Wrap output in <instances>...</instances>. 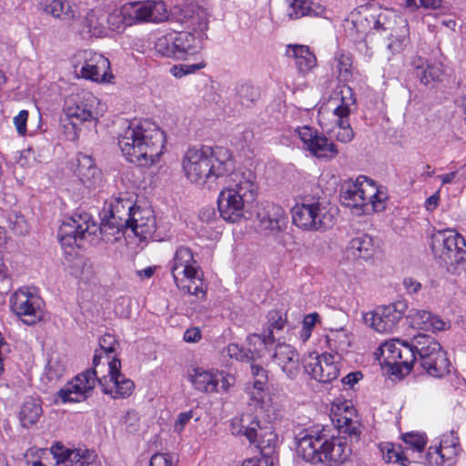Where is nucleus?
Masks as SVG:
<instances>
[{
  "label": "nucleus",
  "mask_w": 466,
  "mask_h": 466,
  "mask_svg": "<svg viewBox=\"0 0 466 466\" xmlns=\"http://www.w3.org/2000/svg\"><path fill=\"white\" fill-rule=\"evenodd\" d=\"M134 207L133 201L127 194H121L105 203L104 217L100 224L87 213L76 214L66 218L62 222L57 233L62 248H70L66 252L72 254L75 248L83 246L85 240L92 242L97 233L106 237L124 232Z\"/></svg>",
  "instance_id": "1"
},
{
  "label": "nucleus",
  "mask_w": 466,
  "mask_h": 466,
  "mask_svg": "<svg viewBox=\"0 0 466 466\" xmlns=\"http://www.w3.org/2000/svg\"><path fill=\"white\" fill-rule=\"evenodd\" d=\"M182 167L192 184L217 189L218 180L235 169V159L229 147H188Z\"/></svg>",
  "instance_id": "2"
},
{
  "label": "nucleus",
  "mask_w": 466,
  "mask_h": 466,
  "mask_svg": "<svg viewBox=\"0 0 466 466\" xmlns=\"http://www.w3.org/2000/svg\"><path fill=\"white\" fill-rule=\"evenodd\" d=\"M120 369V360L113 358L112 360L108 361V374L102 378L96 377L97 371L95 370L82 372L57 392L56 400L58 401L59 400L62 403L83 401L95 388L96 380L102 387L104 393L114 399L127 398L132 394L135 384L131 380L121 374Z\"/></svg>",
  "instance_id": "3"
},
{
  "label": "nucleus",
  "mask_w": 466,
  "mask_h": 466,
  "mask_svg": "<svg viewBox=\"0 0 466 466\" xmlns=\"http://www.w3.org/2000/svg\"><path fill=\"white\" fill-rule=\"evenodd\" d=\"M296 451L303 461L324 466H341L351 453L345 437L330 435L324 428L302 431L297 437Z\"/></svg>",
  "instance_id": "4"
},
{
  "label": "nucleus",
  "mask_w": 466,
  "mask_h": 466,
  "mask_svg": "<svg viewBox=\"0 0 466 466\" xmlns=\"http://www.w3.org/2000/svg\"><path fill=\"white\" fill-rule=\"evenodd\" d=\"M228 177V187L221 190L218 198V211L225 221L240 223L248 219L247 204L257 196V177L249 169H234Z\"/></svg>",
  "instance_id": "5"
},
{
  "label": "nucleus",
  "mask_w": 466,
  "mask_h": 466,
  "mask_svg": "<svg viewBox=\"0 0 466 466\" xmlns=\"http://www.w3.org/2000/svg\"><path fill=\"white\" fill-rule=\"evenodd\" d=\"M339 198L343 206L362 215L384 210L389 195L384 187L377 186L367 177H359L355 182L343 185Z\"/></svg>",
  "instance_id": "6"
},
{
  "label": "nucleus",
  "mask_w": 466,
  "mask_h": 466,
  "mask_svg": "<svg viewBox=\"0 0 466 466\" xmlns=\"http://www.w3.org/2000/svg\"><path fill=\"white\" fill-rule=\"evenodd\" d=\"M168 266L174 282L181 292L198 299L205 298L207 287L203 272L189 248L178 247Z\"/></svg>",
  "instance_id": "7"
},
{
  "label": "nucleus",
  "mask_w": 466,
  "mask_h": 466,
  "mask_svg": "<svg viewBox=\"0 0 466 466\" xmlns=\"http://www.w3.org/2000/svg\"><path fill=\"white\" fill-rule=\"evenodd\" d=\"M431 249L452 274H461L466 268V240L453 229L436 232L431 237Z\"/></svg>",
  "instance_id": "8"
},
{
  "label": "nucleus",
  "mask_w": 466,
  "mask_h": 466,
  "mask_svg": "<svg viewBox=\"0 0 466 466\" xmlns=\"http://www.w3.org/2000/svg\"><path fill=\"white\" fill-rule=\"evenodd\" d=\"M413 347L421 368L431 377L442 378L450 372V360L441 344L431 336L418 334L413 337Z\"/></svg>",
  "instance_id": "9"
},
{
  "label": "nucleus",
  "mask_w": 466,
  "mask_h": 466,
  "mask_svg": "<svg viewBox=\"0 0 466 466\" xmlns=\"http://www.w3.org/2000/svg\"><path fill=\"white\" fill-rule=\"evenodd\" d=\"M166 134L148 119L126 120L118 134L119 146H165Z\"/></svg>",
  "instance_id": "10"
},
{
  "label": "nucleus",
  "mask_w": 466,
  "mask_h": 466,
  "mask_svg": "<svg viewBox=\"0 0 466 466\" xmlns=\"http://www.w3.org/2000/svg\"><path fill=\"white\" fill-rule=\"evenodd\" d=\"M187 379L192 387L203 393H225L235 385L234 375L218 369L192 367L187 371Z\"/></svg>",
  "instance_id": "11"
},
{
  "label": "nucleus",
  "mask_w": 466,
  "mask_h": 466,
  "mask_svg": "<svg viewBox=\"0 0 466 466\" xmlns=\"http://www.w3.org/2000/svg\"><path fill=\"white\" fill-rule=\"evenodd\" d=\"M293 223L306 230H326L334 224V215L319 201L296 204L291 210Z\"/></svg>",
  "instance_id": "12"
},
{
  "label": "nucleus",
  "mask_w": 466,
  "mask_h": 466,
  "mask_svg": "<svg viewBox=\"0 0 466 466\" xmlns=\"http://www.w3.org/2000/svg\"><path fill=\"white\" fill-rule=\"evenodd\" d=\"M201 48L200 41L189 32H172L158 37L155 50L162 56L183 59Z\"/></svg>",
  "instance_id": "13"
},
{
  "label": "nucleus",
  "mask_w": 466,
  "mask_h": 466,
  "mask_svg": "<svg viewBox=\"0 0 466 466\" xmlns=\"http://www.w3.org/2000/svg\"><path fill=\"white\" fill-rule=\"evenodd\" d=\"M121 15L127 25H132L147 22H163L167 19L168 12L163 1L147 0L123 5Z\"/></svg>",
  "instance_id": "14"
},
{
  "label": "nucleus",
  "mask_w": 466,
  "mask_h": 466,
  "mask_svg": "<svg viewBox=\"0 0 466 466\" xmlns=\"http://www.w3.org/2000/svg\"><path fill=\"white\" fill-rule=\"evenodd\" d=\"M98 99L90 92L83 91L66 101L65 113L72 127L78 123L97 119Z\"/></svg>",
  "instance_id": "15"
},
{
  "label": "nucleus",
  "mask_w": 466,
  "mask_h": 466,
  "mask_svg": "<svg viewBox=\"0 0 466 466\" xmlns=\"http://www.w3.org/2000/svg\"><path fill=\"white\" fill-rule=\"evenodd\" d=\"M405 305L401 303L380 306L363 316L366 325L379 333L392 332L402 318Z\"/></svg>",
  "instance_id": "16"
},
{
  "label": "nucleus",
  "mask_w": 466,
  "mask_h": 466,
  "mask_svg": "<svg viewBox=\"0 0 466 466\" xmlns=\"http://www.w3.org/2000/svg\"><path fill=\"white\" fill-rule=\"evenodd\" d=\"M258 228L265 236L277 237L288 224L285 210L279 205L265 202L261 203L257 210Z\"/></svg>",
  "instance_id": "17"
},
{
  "label": "nucleus",
  "mask_w": 466,
  "mask_h": 466,
  "mask_svg": "<svg viewBox=\"0 0 466 466\" xmlns=\"http://www.w3.org/2000/svg\"><path fill=\"white\" fill-rule=\"evenodd\" d=\"M13 311L27 324L33 325L43 319V300L27 290L19 289L11 298Z\"/></svg>",
  "instance_id": "18"
},
{
  "label": "nucleus",
  "mask_w": 466,
  "mask_h": 466,
  "mask_svg": "<svg viewBox=\"0 0 466 466\" xmlns=\"http://www.w3.org/2000/svg\"><path fill=\"white\" fill-rule=\"evenodd\" d=\"M331 413V420L339 433L348 434L350 438H359L360 434V422L350 400H336L332 403Z\"/></svg>",
  "instance_id": "19"
},
{
  "label": "nucleus",
  "mask_w": 466,
  "mask_h": 466,
  "mask_svg": "<svg viewBox=\"0 0 466 466\" xmlns=\"http://www.w3.org/2000/svg\"><path fill=\"white\" fill-rule=\"evenodd\" d=\"M304 370L311 378L321 383L331 382L339 375L336 356L330 353L309 355L304 362Z\"/></svg>",
  "instance_id": "20"
},
{
  "label": "nucleus",
  "mask_w": 466,
  "mask_h": 466,
  "mask_svg": "<svg viewBox=\"0 0 466 466\" xmlns=\"http://www.w3.org/2000/svg\"><path fill=\"white\" fill-rule=\"evenodd\" d=\"M459 450L458 437L451 431L441 436L439 446L429 448L427 460L435 466H451L455 462Z\"/></svg>",
  "instance_id": "21"
},
{
  "label": "nucleus",
  "mask_w": 466,
  "mask_h": 466,
  "mask_svg": "<svg viewBox=\"0 0 466 466\" xmlns=\"http://www.w3.org/2000/svg\"><path fill=\"white\" fill-rule=\"evenodd\" d=\"M355 99L352 97V90L350 87L344 88L342 92L341 104L338 105L333 113L339 117L338 124L331 130V134L340 143H349L354 137L352 128L348 121L350 113V106L354 104Z\"/></svg>",
  "instance_id": "22"
},
{
  "label": "nucleus",
  "mask_w": 466,
  "mask_h": 466,
  "mask_svg": "<svg viewBox=\"0 0 466 466\" xmlns=\"http://www.w3.org/2000/svg\"><path fill=\"white\" fill-rule=\"evenodd\" d=\"M154 210L149 207H134L125 230L130 229L140 239H146L156 230Z\"/></svg>",
  "instance_id": "23"
},
{
  "label": "nucleus",
  "mask_w": 466,
  "mask_h": 466,
  "mask_svg": "<svg viewBox=\"0 0 466 466\" xmlns=\"http://www.w3.org/2000/svg\"><path fill=\"white\" fill-rule=\"evenodd\" d=\"M84 63L80 67L82 77L95 82H103L106 80V76L110 68V63L101 54L92 51L83 52Z\"/></svg>",
  "instance_id": "24"
},
{
  "label": "nucleus",
  "mask_w": 466,
  "mask_h": 466,
  "mask_svg": "<svg viewBox=\"0 0 466 466\" xmlns=\"http://www.w3.org/2000/svg\"><path fill=\"white\" fill-rule=\"evenodd\" d=\"M271 358L288 378L294 380L299 374V355L289 344L279 343L276 345Z\"/></svg>",
  "instance_id": "25"
},
{
  "label": "nucleus",
  "mask_w": 466,
  "mask_h": 466,
  "mask_svg": "<svg viewBox=\"0 0 466 466\" xmlns=\"http://www.w3.org/2000/svg\"><path fill=\"white\" fill-rule=\"evenodd\" d=\"M299 141L304 146H334L333 143L328 145L327 137L317 129L309 126L298 127L295 130L288 131L281 137L280 144H297Z\"/></svg>",
  "instance_id": "26"
},
{
  "label": "nucleus",
  "mask_w": 466,
  "mask_h": 466,
  "mask_svg": "<svg viewBox=\"0 0 466 466\" xmlns=\"http://www.w3.org/2000/svg\"><path fill=\"white\" fill-rule=\"evenodd\" d=\"M286 325L284 319L279 311H269L268 315V329L262 335L252 334L248 337L249 344L263 347L266 350H270L275 342V331L283 329Z\"/></svg>",
  "instance_id": "27"
},
{
  "label": "nucleus",
  "mask_w": 466,
  "mask_h": 466,
  "mask_svg": "<svg viewBox=\"0 0 466 466\" xmlns=\"http://www.w3.org/2000/svg\"><path fill=\"white\" fill-rule=\"evenodd\" d=\"M408 317L413 328L426 331H442L451 327L449 321H444L438 316L432 315L431 312L424 309H410Z\"/></svg>",
  "instance_id": "28"
},
{
  "label": "nucleus",
  "mask_w": 466,
  "mask_h": 466,
  "mask_svg": "<svg viewBox=\"0 0 466 466\" xmlns=\"http://www.w3.org/2000/svg\"><path fill=\"white\" fill-rule=\"evenodd\" d=\"M412 66L414 74L424 86H431L441 81L443 75L442 65L440 63H430L422 57L413 58Z\"/></svg>",
  "instance_id": "29"
},
{
  "label": "nucleus",
  "mask_w": 466,
  "mask_h": 466,
  "mask_svg": "<svg viewBox=\"0 0 466 466\" xmlns=\"http://www.w3.org/2000/svg\"><path fill=\"white\" fill-rule=\"evenodd\" d=\"M346 250L353 258L369 260L373 258L376 252V245L370 235L361 234L350 240Z\"/></svg>",
  "instance_id": "30"
},
{
  "label": "nucleus",
  "mask_w": 466,
  "mask_h": 466,
  "mask_svg": "<svg viewBox=\"0 0 466 466\" xmlns=\"http://www.w3.org/2000/svg\"><path fill=\"white\" fill-rule=\"evenodd\" d=\"M286 55L295 59L299 73L308 74L317 66V58L308 46H289Z\"/></svg>",
  "instance_id": "31"
},
{
  "label": "nucleus",
  "mask_w": 466,
  "mask_h": 466,
  "mask_svg": "<svg viewBox=\"0 0 466 466\" xmlns=\"http://www.w3.org/2000/svg\"><path fill=\"white\" fill-rule=\"evenodd\" d=\"M258 429H259V421L252 414H242L231 420L232 434L244 435L250 442L257 441Z\"/></svg>",
  "instance_id": "32"
},
{
  "label": "nucleus",
  "mask_w": 466,
  "mask_h": 466,
  "mask_svg": "<svg viewBox=\"0 0 466 466\" xmlns=\"http://www.w3.org/2000/svg\"><path fill=\"white\" fill-rule=\"evenodd\" d=\"M153 147H121L122 154L127 161L141 167L156 163L163 152H153Z\"/></svg>",
  "instance_id": "33"
},
{
  "label": "nucleus",
  "mask_w": 466,
  "mask_h": 466,
  "mask_svg": "<svg viewBox=\"0 0 466 466\" xmlns=\"http://www.w3.org/2000/svg\"><path fill=\"white\" fill-rule=\"evenodd\" d=\"M77 162L76 174L83 184L91 187L100 180L101 173L89 156L80 155Z\"/></svg>",
  "instance_id": "34"
},
{
  "label": "nucleus",
  "mask_w": 466,
  "mask_h": 466,
  "mask_svg": "<svg viewBox=\"0 0 466 466\" xmlns=\"http://www.w3.org/2000/svg\"><path fill=\"white\" fill-rule=\"evenodd\" d=\"M289 3L288 15L299 19L305 15H317L321 12V5L316 0H287Z\"/></svg>",
  "instance_id": "35"
},
{
  "label": "nucleus",
  "mask_w": 466,
  "mask_h": 466,
  "mask_svg": "<svg viewBox=\"0 0 466 466\" xmlns=\"http://www.w3.org/2000/svg\"><path fill=\"white\" fill-rule=\"evenodd\" d=\"M57 457V462L64 463L66 466H86L89 464L91 454L86 449H75L54 452Z\"/></svg>",
  "instance_id": "36"
},
{
  "label": "nucleus",
  "mask_w": 466,
  "mask_h": 466,
  "mask_svg": "<svg viewBox=\"0 0 466 466\" xmlns=\"http://www.w3.org/2000/svg\"><path fill=\"white\" fill-rule=\"evenodd\" d=\"M42 414V407L37 400H26L20 410L19 419L22 425L28 428L35 424Z\"/></svg>",
  "instance_id": "37"
},
{
  "label": "nucleus",
  "mask_w": 466,
  "mask_h": 466,
  "mask_svg": "<svg viewBox=\"0 0 466 466\" xmlns=\"http://www.w3.org/2000/svg\"><path fill=\"white\" fill-rule=\"evenodd\" d=\"M326 339L329 349L335 350L337 355L348 351L351 345V336L344 329L330 330Z\"/></svg>",
  "instance_id": "38"
},
{
  "label": "nucleus",
  "mask_w": 466,
  "mask_h": 466,
  "mask_svg": "<svg viewBox=\"0 0 466 466\" xmlns=\"http://www.w3.org/2000/svg\"><path fill=\"white\" fill-rule=\"evenodd\" d=\"M119 347L118 341L116 337L111 334H105L99 339V350H96L93 365L95 370L98 367L99 360L102 358V354L105 353L106 356V364L108 365V361L112 360L114 357L111 358V354L116 353L117 348Z\"/></svg>",
  "instance_id": "39"
},
{
  "label": "nucleus",
  "mask_w": 466,
  "mask_h": 466,
  "mask_svg": "<svg viewBox=\"0 0 466 466\" xmlns=\"http://www.w3.org/2000/svg\"><path fill=\"white\" fill-rule=\"evenodd\" d=\"M254 347V350H246L239 347L238 344L231 343L227 347L226 352L230 359L246 362L255 361L256 360L262 358L264 353L260 348L257 349V346Z\"/></svg>",
  "instance_id": "40"
},
{
  "label": "nucleus",
  "mask_w": 466,
  "mask_h": 466,
  "mask_svg": "<svg viewBox=\"0 0 466 466\" xmlns=\"http://www.w3.org/2000/svg\"><path fill=\"white\" fill-rule=\"evenodd\" d=\"M66 371L65 365L58 358L49 359L41 380L46 386L55 385L61 379Z\"/></svg>",
  "instance_id": "41"
},
{
  "label": "nucleus",
  "mask_w": 466,
  "mask_h": 466,
  "mask_svg": "<svg viewBox=\"0 0 466 466\" xmlns=\"http://www.w3.org/2000/svg\"><path fill=\"white\" fill-rule=\"evenodd\" d=\"M105 22L106 16L104 14L91 10L84 19V25L91 35L101 37L106 34Z\"/></svg>",
  "instance_id": "42"
},
{
  "label": "nucleus",
  "mask_w": 466,
  "mask_h": 466,
  "mask_svg": "<svg viewBox=\"0 0 466 466\" xmlns=\"http://www.w3.org/2000/svg\"><path fill=\"white\" fill-rule=\"evenodd\" d=\"M398 354V363L395 366L400 368L403 367L405 370L409 372L414 361L418 360L417 351H415V348L413 347V339L410 342L402 340L401 348H400Z\"/></svg>",
  "instance_id": "43"
},
{
  "label": "nucleus",
  "mask_w": 466,
  "mask_h": 466,
  "mask_svg": "<svg viewBox=\"0 0 466 466\" xmlns=\"http://www.w3.org/2000/svg\"><path fill=\"white\" fill-rule=\"evenodd\" d=\"M45 11L54 17L64 20L71 19L75 16L73 6L66 0H52L50 4L46 5Z\"/></svg>",
  "instance_id": "44"
},
{
  "label": "nucleus",
  "mask_w": 466,
  "mask_h": 466,
  "mask_svg": "<svg viewBox=\"0 0 466 466\" xmlns=\"http://www.w3.org/2000/svg\"><path fill=\"white\" fill-rule=\"evenodd\" d=\"M268 380V371L265 370L254 378L252 387L248 390L250 398L258 403L264 404Z\"/></svg>",
  "instance_id": "45"
},
{
  "label": "nucleus",
  "mask_w": 466,
  "mask_h": 466,
  "mask_svg": "<svg viewBox=\"0 0 466 466\" xmlns=\"http://www.w3.org/2000/svg\"><path fill=\"white\" fill-rule=\"evenodd\" d=\"M401 343L402 340L393 339L380 345L379 350L388 365L395 366L398 363V351L401 348Z\"/></svg>",
  "instance_id": "46"
},
{
  "label": "nucleus",
  "mask_w": 466,
  "mask_h": 466,
  "mask_svg": "<svg viewBox=\"0 0 466 466\" xmlns=\"http://www.w3.org/2000/svg\"><path fill=\"white\" fill-rule=\"evenodd\" d=\"M383 459L389 463H400L405 465L408 460L403 455L400 446L394 445L393 443H386L381 449Z\"/></svg>",
  "instance_id": "47"
},
{
  "label": "nucleus",
  "mask_w": 466,
  "mask_h": 466,
  "mask_svg": "<svg viewBox=\"0 0 466 466\" xmlns=\"http://www.w3.org/2000/svg\"><path fill=\"white\" fill-rule=\"evenodd\" d=\"M7 221L10 229L15 234L24 236L29 232V226L26 219L18 212L11 211L7 215Z\"/></svg>",
  "instance_id": "48"
},
{
  "label": "nucleus",
  "mask_w": 466,
  "mask_h": 466,
  "mask_svg": "<svg viewBox=\"0 0 466 466\" xmlns=\"http://www.w3.org/2000/svg\"><path fill=\"white\" fill-rule=\"evenodd\" d=\"M335 62L339 79L343 82L349 81L351 78V57L341 54L335 58Z\"/></svg>",
  "instance_id": "49"
},
{
  "label": "nucleus",
  "mask_w": 466,
  "mask_h": 466,
  "mask_svg": "<svg viewBox=\"0 0 466 466\" xmlns=\"http://www.w3.org/2000/svg\"><path fill=\"white\" fill-rule=\"evenodd\" d=\"M306 157H315L319 160L327 161L333 158L337 154V147H304Z\"/></svg>",
  "instance_id": "50"
},
{
  "label": "nucleus",
  "mask_w": 466,
  "mask_h": 466,
  "mask_svg": "<svg viewBox=\"0 0 466 466\" xmlns=\"http://www.w3.org/2000/svg\"><path fill=\"white\" fill-rule=\"evenodd\" d=\"M238 96L243 106H249L258 97V92L251 85L243 84L238 88Z\"/></svg>",
  "instance_id": "51"
},
{
  "label": "nucleus",
  "mask_w": 466,
  "mask_h": 466,
  "mask_svg": "<svg viewBox=\"0 0 466 466\" xmlns=\"http://www.w3.org/2000/svg\"><path fill=\"white\" fill-rule=\"evenodd\" d=\"M402 439L407 445V451L412 450L420 452L427 443L425 436L420 433H406Z\"/></svg>",
  "instance_id": "52"
},
{
  "label": "nucleus",
  "mask_w": 466,
  "mask_h": 466,
  "mask_svg": "<svg viewBox=\"0 0 466 466\" xmlns=\"http://www.w3.org/2000/svg\"><path fill=\"white\" fill-rule=\"evenodd\" d=\"M205 66L206 63L204 61L194 64L175 65L170 69V72L175 77L181 78L187 75L193 74L197 70L204 68Z\"/></svg>",
  "instance_id": "53"
},
{
  "label": "nucleus",
  "mask_w": 466,
  "mask_h": 466,
  "mask_svg": "<svg viewBox=\"0 0 466 466\" xmlns=\"http://www.w3.org/2000/svg\"><path fill=\"white\" fill-rule=\"evenodd\" d=\"M11 286L9 268L0 257V292H7Z\"/></svg>",
  "instance_id": "54"
},
{
  "label": "nucleus",
  "mask_w": 466,
  "mask_h": 466,
  "mask_svg": "<svg viewBox=\"0 0 466 466\" xmlns=\"http://www.w3.org/2000/svg\"><path fill=\"white\" fill-rule=\"evenodd\" d=\"M274 458L268 454H261L259 457L244 461L243 466H273Z\"/></svg>",
  "instance_id": "55"
},
{
  "label": "nucleus",
  "mask_w": 466,
  "mask_h": 466,
  "mask_svg": "<svg viewBox=\"0 0 466 466\" xmlns=\"http://www.w3.org/2000/svg\"><path fill=\"white\" fill-rule=\"evenodd\" d=\"M441 5V0H406V6L411 9L418 7L436 9Z\"/></svg>",
  "instance_id": "56"
},
{
  "label": "nucleus",
  "mask_w": 466,
  "mask_h": 466,
  "mask_svg": "<svg viewBox=\"0 0 466 466\" xmlns=\"http://www.w3.org/2000/svg\"><path fill=\"white\" fill-rule=\"evenodd\" d=\"M172 456L169 453H156L149 462V466H172Z\"/></svg>",
  "instance_id": "57"
},
{
  "label": "nucleus",
  "mask_w": 466,
  "mask_h": 466,
  "mask_svg": "<svg viewBox=\"0 0 466 466\" xmlns=\"http://www.w3.org/2000/svg\"><path fill=\"white\" fill-rule=\"evenodd\" d=\"M28 117V112L26 110H21L17 116L14 117V124L19 135H25L26 132V122Z\"/></svg>",
  "instance_id": "58"
},
{
  "label": "nucleus",
  "mask_w": 466,
  "mask_h": 466,
  "mask_svg": "<svg viewBox=\"0 0 466 466\" xmlns=\"http://www.w3.org/2000/svg\"><path fill=\"white\" fill-rule=\"evenodd\" d=\"M192 418H193L192 410L179 413L175 421V424H174V431L178 433L183 431L185 426L189 422V420Z\"/></svg>",
  "instance_id": "59"
},
{
  "label": "nucleus",
  "mask_w": 466,
  "mask_h": 466,
  "mask_svg": "<svg viewBox=\"0 0 466 466\" xmlns=\"http://www.w3.org/2000/svg\"><path fill=\"white\" fill-rule=\"evenodd\" d=\"M362 378L363 375L360 371L350 372L341 379V383L345 389H353L354 385Z\"/></svg>",
  "instance_id": "60"
},
{
  "label": "nucleus",
  "mask_w": 466,
  "mask_h": 466,
  "mask_svg": "<svg viewBox=\"0 0 466 466\" xmlns=\"http://www.w3.org/2000/svg\"><path fill=\"white\" fill-rule=\"evenodd\" d=\"M106 21L109 24L110 27L113 30H120L121 28H125L127 25L122 20L121 10L118 13H112L107 17H106Z\"/></svg>",
  "instance_id": "61"
},
{
  "label": "nucleus",
  "mask_w": 466,
  "mask_h": 466,
  "mask_svg": "<svg viewBox=\"0 0 466 466\" xmlns=\"http://www.w3.org/2000/svg\"><path fill=\"white\" fill-rule=\"evenodd\" d=\"M405 38L404 37H394L390 39V42L388 44V49L392 54L400 53L405 46Z\"/></svg>",
  "instance_id": "62"
},
{
  "label": "nucleus",
  "mask_w": 466,
  "mask_h": 466,
  "mask_svg": "<svg viewBox=\"0 0 466 466\" xmlns=\"http://www.w3.org/2000/svg\"><path fill=\"white\" fill-rule=\"evenodd\" d=\"M403 286L410 294H415L421 289V284L412 278H405L403 279Z\"/></svg>",
  "instance_id": "63"
},
{
  "label": "nucleus",
  "mask_w": 466,
  "mask_h": 466,
  "mask_svg": "<svg viewBox=\"0 0 466 466\" xmlns=\"http://www.w3.org/2000/svg\"><path fill=\"white\" fill-rule=\"evenodd\" d=\"M201 339V331L198 328L187 329L184 333V340L187 342H198Z\"/></svg>",
  "instance_id": "64"
}]
</instances>
